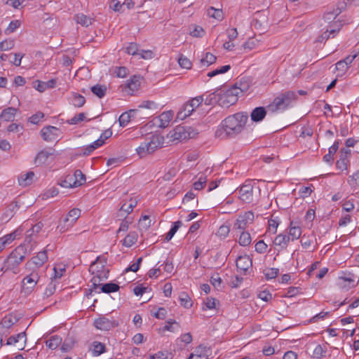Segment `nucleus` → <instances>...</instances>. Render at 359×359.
I'll use <instances>...</instances> for the list:
<instances>
[{"label": "nucleus", "instance_id": "1", "mask_svg": "<svg viewBox=\"0 0 359 359\" xmlns=\"http://www.w3.org/2000/svg\"><path fill=\"white\" fill-rule=\"evenodd\" d=\"M248 118V115L244 113H237L228 116L222 121L220 128L216 130L215 136L224 139L241 133Z\"/></svg>", "mask_w": 359, "mask_h": 359}, {"label": "nucleus", "instance_id": "2", "mask_svg": "<svg viewBox=\"0 0 359 359\" xmlns=\"http://www.w3.org/2000/svg\"><path fill=\"white\" fill-rule=\"evenodd\" d=\"M28 253L25 244L18 246L8 257L1 271H12L14 273H18L17 268L18 265L23 261L26 255Z\"/></svg>", "mask_w": 359, "mask_h": 359}, {"label": "nucleus", "instance_id": "3", "mask_svg": "<svg viewBox=\"0 0 359 359\" xmlns=\"http://www.w3.org/2000/svg\"><path fill=\"white\" fill-rule=\"evenodd\" d=\"M297 98V93L294 91H287L277 96L272 103L269 105V109L272 111L286 109L293 101Z\"/></svg>", "mask_w": 359, "mask_h": 359}, {"label": "nucleus", "instance_id": "4", "mask_svg": "<svg viewBox=\"0 0 359 359\" xmlns=\"http://www.w3.org/2000/svg\"><path fill=\"white\" fill-rule=\"evenodd\" d=\"M81 216V210L73 208L67 215V216L60 221L57 229L60 232H65L73 226L75 222Z\"/></svg>", "mask_w": 359, "mask_h": 359}, {"label": "nucleus", "instance_id": "5", "mask_svg": "<svg viewBox=\"0 0 359 359\" xmlns=\"http://www.w3.org/2000/svg\"><path fill=\"white\" fill-rule=\"evenodd\" d=\"M239 92L237 88H230L226 92L220 95V105L222 107H229L235 104L238 100Z\"/></svg>", "mask_w": 359, "mask_h": 359}, {"label": "nucleus", "instance_id": "6", "mask_svg": "<svg viewBox=\"0 0 359 359\" xmlns=\"http://www.w3.org/2000/svg\"><path fill=\"white\" fill-rule=\"evenodd\" d=\"M191 128L178 126L172 131L170 132V137H172L173 140L180 141L191 138L194 137V134H191Z\"/></svg>", "mask_w": 359, "mask_h": 359}, {"label": "nucleus", "instance_id": "7", "mask_svg": "<svg viewBox=\"0 0 359 359\" xmlns=\"http://www.w3.org/2000/svg\"><path fill=\"white\" fill-rule=\"evenodd\" d=\"M254 217V212L252 211H248L243 214H241L238 215L233 226L236 229L244 230L248 224L253 222Z\"/></svg>", "mask_w": 359, "mask_h": 359}, {"label": "nucleus", "instance_id": "8", "mask_svg": "<svg viewBox=\"0 0 359 359\" xmlns=\"http://www.w3.org/2000/svg\"><path fill=\"white\" fill-rule=\"evenodd\" d=\"M41 135L43 140L53 142L60 136V129L55 126H48L41 129Z\"/></svg>", "mask_w": 359, "mask_h": 359}, {"label": "nucleus", "instance_id": "9", "mask_svg": "<svg viewBox=\"0 0 359 359\" xmlns=\"http://www.w3.org/2000/svg\"><path fill=\"white\" fill-rule=\"evenodd\" d=\"M239 198L245 203H250L253 201V186L251 184H245L241 187Z\"/></svg>", "mask_w": 359, "mask_h": 359}, {"label": "nucleus", "instance_id": "10", "mask_svg": "<svg viewBox=\"0 0 359 359\" xmlns=\"http://www.w3.org/2000/svg\"><path fill=\"white\" fill-rule=\"evenodd\" d=\"M109 273V270L106 266L99 270L97 273H92V274H94V276L91 279V283L94 289L98 288L100 285V282L108 278Z\"/></svg>", "mask_w": 359, "mask_h": 359}, {"label": "nucleus", "instance_id": "11", "mask_svg": "<svg viewBox=\"0 0 359 359\" xmlns=\"http://www.w3.org/2000/svg\"><path fill=\"white\" fill-rule=\"evenodd\" d=\"M43 226V223L38 222L37 224L32 226V227L30 229L27 231L25 242L27 243L28 245L30 244V249L29 250V252L32 250L33 247L31 243L34 240V238L36 236V234L42 229Z\"/></svg>", "mask_w": 359, "mask_h": 359}, {"label": "nucleus", "instance_id": "12", "mask_svg": "<svg viewBox=\"0 0 359 359\" xmlns=\"http://www.w3.org/2000/svg\"><path fill=\"white\" fill-rule=\"evenodd\" d=\"M55 150L52 148H48L46 149H43L41 151H39L35 158H34V163L39 166L43 163H45L48 158L54 154Z\"/></svg>", "mask_w": 359, "mask_h": 359}, {"label": "nucleus", "instance_id": "13", "mask_svg": "<svg viewBox=\"0 0 359 359\" xmlns=\"http://www.w3.org/2000/svg\"><path fill=\"white\" fill-rule=\"evenodd\" d=\"M22 341V343L18 345L19 350H23L25 348V344L27 341L26 333L25 332H20L16 335L11 336L7 340V345H16L18 342Z\"/></svg>", "mask_w": 359, "mask_h": 359}, {"label": "nucleus", "instance_id": "14", "mask_svg": "<svg viewBox=\"0 0 359 359\" xmlns=\"http://www.w3.org/2000/svg\"><path fill=\"white\" fill-rule=\"evenodd\" d=\"M252 259L247 255L240 256L236 260V267L238 270L245 273L252 266Z\"/></svg>", "mask_w": 359, "mask_h": 359}, {"label": "nucleus", "instance_id": "15", "mask_svg": "<svg viewBox=\"0 0 359 359\" xmlns=\"http://www.w3.org/2000/svg\"><path fill=\"white\" fill-rule=\"evenodd\" d=\"M94 324L97 329L102 330H109L115 326L114 323L106 317L96 319Z\"/></svg>", "mask_w": 359, "mask_h": 359}, {"label": "nucleus", "instance_id": "16", "mask_svg": "<svg viewBox=\"0 0 359 359\" xmlns=\"http://www.w3.org/2000/svg\"><path fill=\"white\" fill-rule=\"evenodd\" d=\"M345 6V2L338 3L336 8H334L332 11H327L324 14L323 18L328 22L334 20L336 17L341 13Z\"/></svg>", "mask_w": 359, "mask_h": 359}, {"label": "nucleus", "instance_id": "17", "mask_svg": "<svg viewBox=\"0 0 359 359\" xmlns=\"http://www.w3.org/2000/svg\"><path fill=\"white\" fill-rule=\"evenodd\" d=\"M140 87L139 77L134 76L124 85L123 89L125 92L133 94Z\"/></svg>", "mask_w": 359, "mask_h": 359}, {"label": "nucleus", "instance_id": "18", "mask_svg": "<svg viewBox=\"0 0 359 359\" xmlns=\"http://www.w3.org/2000/svg\"><path fill=\"white\" fill-rule=\"evenodd\" d=\"M56 82L57 81L55 79H50L47 82L36 81L34 82V88L38 91L43 93L46 89L54 88L56 85Z\"/></svg>", "mask_w": 359, "mask_h": 359}, {"label": "nucleus", "instance_id": "19", "mask_svg": "<svg viewBox=\"0 0 359 359\" xmlns=\"http://www.w3.org/2000/svg\"><path fill=\"white\" fill-rule=\"evenodd\" d=\"M107 264V259L102 256H99L97 257L95 261H94L89 267V271L91 273H97L99 270L103 269Z\"/></svg>", "mask_w": 359, "mask_h": 359}, {"label": "nucleus", "instance_id": "20", "mask_svg": "<svg viewBox=\"0 0 359 359\" xmlns=\"http://www.w3.org/2000/svg\"><path fill=\"white\" fill-rule=\"evenodd\" d=\"M39 280V276L36 273L32 272L29 276L23 278L22 284L27 290H32L34 287Z\"/></svg>", "mask_w": 359, "mask_h": 359}, {"label": "nucleus", "instance_id": "21", "mask_svg": "<svg viewBox=\"0 0 359 359\" xmlns=\"http://www.w3.org/2000/svg\"><path fill=\"white\" fill-rule=\"evenodd\" d=\"M250 81L248 78L242 77L241 78L232 88H237L239 95L246 92L250 86Z\"/></svg>", "mask_w": 359, "mask_h": 359}, {"label": "nucleus", "instance_id": "22", "mask_svg": "<svg viewBox=\"0 0 359 359\" xmlns=\"http://www.w3.org/2000/svg\"><path fill=\"white\" fill-rule=\"evenodd\" d=\"M195 109L191 107L189 102H187L178 111L177 118L184 120L190 116Z\"/></svg>", "mask_w": 359, "mask_h": 359}, {"label": "nucleus", "instance_id": "23", "mask_svg": "<svg viewBox=\"0 0 359 359\" xmlns=\"http://www.w3.org/2000/svg\"><path fill=\"white\" fill-rule=\"evenodd\" d=\"M302 234V229L296 222L292 221L289 226V235L291 241L297 240Z\"/></svg>", "mask_w": 359, "mask_h": 359}, {"label": "nucleus", "instance_id": "24", "mask_svg": "<svg viewBox=\"0 0 359 359\" xmlns=\"http://www.w3.org/2000/svg\"><path fill=\"white\" fill-rule=\"evenodd\" d=\"M48 259L46 250H43L32 258L31 263L34 264L37 268L41 266Z\"/></svg>", "mask_w": 359, "mask_h": 359}, {"label": "nucleus", "instance_id": "25", "mask_svg": "<svg viewBox=\"0 0 359 359\" xmlns=\"http://www.w3.org/2000/svg\"><path fill=\"white\" fill-rule=\"evenodd\" d=\"M173 112L172 111H168L163 112L158 116V121L160 122L159 127L165 128L168 125L173 117Z\"/></svg>", "mask_w": 359, "mask_h": 359}, {"label": "nucleus", "instance_id": "26", "mask_svg": "<svg viewBox=\"0 0 359 359\" xmlns=\"http://www.w3.org/2000/svg\"><path fill=\"white\" fill-rule=\"evenodd\" d=\"M17 232L18 231H15L0 238V252L16 238Z\"/></svg>", "mask_w": 359, "mask_h": 359}, {"label": "nucleus", "instance_id": "27", "mask_svg": "<svg viewBox=\"0 0 359 359\" xmlns=\"http://www.w3.org/2000/svg\"><path fill=\"white\" fill-rule=\"evenodd\" d=\"M266 111L264 107H258L254 109L251 113V119L255 122L261 121L266 116Z\"/></svg>", "mask_w": 359, "mask_h": 359}, {"label": "nucleus", "instance_id": "28", "mask_svg": "<svg viewBox=\"0 0 359 359\" xmlns=\"http://www.w3.org/2000/svg\"><path fill=\"white\" fill-rule=\"evenodd\" d=\"M290 241V236L286 234H278L274 239V244L280 246L282 249H285Z\"/></svg>", "mask_w": 359, "mask_h": 359}, {"label": "nucleus", "instance_id": "29", "mask_svg": "<svg viewBox=\"0 0 359 359\" xmlns=\"http://www.w3.org/2000/svg\"><path fill=\"white\" fill-rule=\"evenodd\" d=\"M17 109L14 107H8L4 109L0 114V118L5 121H12L14 119Z\"/></svg>", "mask_w": 359, "mask_h": 359}, {"label": "nucleus", "instance_id": "30", "mask_svg": "<svg viewBox=\"0 0 359 359\" xmlns=\"http://www.w3.org/2000/svg\"><path fill=\"white\" fill-rule=\"evenodd\" d=\"M74 20L76 23L80 24L83 27H88L92 24L93 19L83 13H78L74 15Z\"/></svg>", "mask_w": 359, "mask_h": 359}, {"label": "nucleus", "instance_id": "31", "mask_svg": "<svg viewBox=\"0 0 359 359\" xmlns=\"http://www.w3.org/2000/svg\"><path fill=\"white\" fill-rule=\"evenodd\" d=\"M100 292L104 293H111V292H115L119 290V285L118 284L114 283H107L105 284H100Z\"/></svg>", "mask_w": 359, "mask_h": 359}, {"label": "nucleus", "instance_id": "32", "mask_svg": "<svg viewBox=\"0 0 359 359\" xmlns=\"http://www.w3.org/2000/svg\"><path fill=\"white\" fill-rule=\"evenodd\" d=\"M341 283H339L340 287L348 290L356 285L357 283L354 278L351 277L342 276L339 278Z\"/></svg>", "mask_w": 359, "mask_h": 359}, {"label": "nucleus", "instance_id": "33", "mask_svg": "<svg viewBox=\"0 0 359 359\" xmlns=\"http://www.w3.org/2000/svg\"><path fill=\"white\" fill-rule=\"evenodd\" d=\"M76 182V180H75L74 181V177L72 175H68L65 177V179L61 182L59 183V184L65 188H72L79 187V184Z\"/></svg>", "mask_w": 359, "mask_h": 359}, {"label": "nucleus", "instance_id": "34", "mask_svg": "<svg viewBox=\"0 0 359 359\" xmlns=\"http://www.w3.org/2000/svg\"><path fill=\"white\" fill-rule=\"evenodd\" d=\"M34 177V173L32 171L28 172L26 174L21 175L18 179L20 185L24 187L29 185L32 182Z\"/></svg>", "mask_w": 359, "mask_h": 359}, {"label": "nucleus", "instance_id": "35", "mask_svg": "<svg viewBox=\"0 0 359 359\" xmlns=\"http://www.w3.org/2000/svg\"><path fill=\"white\" fill-rule=\"evenodd\" d=\"M209 353L210 349L208 347L203 345H200L195 349L194 353L190 354V355H198L201 359H208Z\"/></svg>", "mask_w": 359, "mask_h": 359}, {"label": "nucleus", "instance_id": "36", "mask_svg": "<svg viewBox=\"0 0 359 359\" xmlns=\"http://www.w3.org/2000/svg\"><path fill=\"white\" fill-rule=\"evenodd\" d=\"M332 28L327 29L325 32H323L321 34L320 38H323V39H325L326 41L330 38V34H332L334 36V34L338 33L339 31L340 30L341 25L334 23V25H332Z\"/></svg>", "mask_w": 359, "mask_h": 359}, {"label": "nucleus", "instance_id": "37", "mask_svg": "<svg viewBox=\"0 0 359 359\" xmlns=\"http://www.w3.org/2000/svg\"><path fill=\"white\" fill-rule=\"evenodd\" d=\"M203 102L206 105H212L217 102L220 105V95L216 94L215 92L210 93L206 95L205 98L203 97Z\"/></svg>", "mask_w": 359, "mask_h": 359}, {"label": "nucleus", "instance_id": "38", "mask_svg": "<svg viewBox=\"0 0 359 359\" xmlns=\"http://www.w3.org/2000/svg\"><path fill=\"white\" fill-rule=\"evenodd\" d=\"M93 355L97 356L104 353L106 351L105 345L99 341H94L92 344Z\"/></svg>", "mask_w": 359, "mask_h": 359}, {"label": "nucleus", "instance_id": "39", "mask_svg": "<svg viewBox=\"0 0 359 359\" xmlns=\"http://www.w3.org/2000/svg\"><path fill=\"white\" fill-rule=\"evenodd\" d=\"M137 241V233L136 232H130L123 240V245L126 247H130Z\"/></svg>", "mask_w": 359, "mask_h": 359}, {"label": "nucleus", "instance_id": "40", "mask_svg": "<svg viewBox=\"0 0 359 359\" xmlns=\"http://www.w3.org/2000/svg\"><path fill=\"white\" fill-rule=\"evenodd\" d=\"M216 57L210 53H206L205 56L201 59L200 63L201 67H208L209 65L213 64L216 61Z\"/></svg>", "mask_w": 359, "mask_h": 359}, {"label": "nucleus", "instance_id": "41", "mask_svg": "<svg viewBox=\"0 0 359 359\" xmlns=\"http://www.w3.org/2000/svg\"><path fill=\"white\" fill-rule=\"evenodd\" d=\"M92 93L97 96L99 98L103 97L107 91V88L104 86L97 84L90 88Z\"/></svg>", "mask_w": 359, "mask_h": 359}, {"label": "nucleus", "instance_id": "42", "mask_svg": "<svg viewBox=\"0 0 359 359\" xmlns=\"http://www.w3.org/2000/svg\"><path fill=\"white\" fill-rule=\"evenodd\" d=\"M135 110H130L129 111L123 113L118 118V122L121 126L124 127L130 122L132 113H134Z\"/></svg>", "mask_w": 359, "mask_h": 359}, {"label": "nucleus", "instance_id": "43", "mask_svg": "<svg viewBox=\"0 0 359 359\" xmlns=\"http://www.w3.org/2000/svg\"><path fill=\"white\" fill-rule=\"evenodd\" d=\"M137 203V200L131 198L129 201L128 204L125 203L124 204L122 205V206L120 208V211L124 212L125 213H126V215H128L133 211V208L136 206Z\"/></svg>", "mask_w": 359, "mask_h": 359}, {"label": "nucleus", "instance_id": "44", "mask_svg": "<svg viewBox=\"0 0 359 359\" xmlns=\"http://www.w3.org/2000/svg\"><path fill=\"white\" fill-rule=\"evenodd\" d=\"M61 342L62 339L57 335H54L52 336L50 339L46 341V344L49 348L54 350L57 348Z\"/></svg>", "mask_w": 359, "mask_h": 359}, {"label": "nucleus", "instance_id": "45", "mask_svg": "<svg viewBox=\"0 0 359 359\" xmlns=\"http://www.w3.org/2000/svg\"><path fill=\"white\" fill-rule=\"evenodd\" d=\"M252 238L248 231H243L239 237L238 243L241 246H248L251 243Z\"/></svg>", "mask_w": 359, "mask_h": 359}, {"label": "nucleus", "instance_id": "46", "mask_svg": "<svg viewBox=\"0 0 359 359\" xmlns=\"http://www.w3.org/2000/svg\"><path fill=\"white\" fill-rule=\"evenodd\" d=\"M139 107L140 108H144L148 109L150 110H152L153 111H155L156 113L159 109L158 104L154 102V101L151 100H144L142 102V103L140 104Z\"/></svg>", "mask_w": 359, "mask_h": 359}, {"label": "nucleus", "instance_id": "47", "mask_svg": "<svg viewBox=\"0 0 359 359\" xmlns=\"http://www.w3.org/2000/svg\"><path fill=\"white\" fill-rule=\"evenodd\" d=\"M72 96H73L72 104L74 107H81L84 105V104L86 102V99L83 96H82L81 95L75 93H72Z\"/></svg>", "mask_w": 359, "mask_h": 359}, {"label": "nucleus", "instance_id": "48", "mask_svg": "<svg viewBox=\"0 0 359 359\" xmlns=\"http://www.w3.org/2000/svg\"><path fill=\"white\" fill-rule=\"evenodd\" d=\"M327 351V348L325 346H322L320 344H318L316 346V348L313 350L312 356L315 358H321L324 356L325 353Z\"/></svg>", "mask_w": 359, "mask_h": 359}, {"label": "nucleus", "instance_id": "49", "mask_svg": "<svg viewBox=\"0 0 359 359\" xmlns=\"http://www.w3.org/2000/svg\"><path fill=\"white\" fill-rule=\"evenodd\" d=\"M208 15L215 19L222 20L223 19V12L221 9H216L213 7H210L208 10Z\"/></svg>", "mask_w": 359, "mask_h": 359}, {"label": "nucleus", "instance_id": "50", "mask_svg": "<svg viewBox=\"0 0 359 359\" xmlns=\"http://www.w3.org/2000/svg\"><path fill=\"white\" fill-rule=\"evenodd\" d=\"M182 223L180 221H177L174 222L173 226L170 229L168 233L165 236V240L167 241H169L172 239L175 233L177 232V231L179 229V228L182 226Z\"/></svg>", "mask_w": 359, "mask_h": 359}, {"label": "nucleus", "instance_id": "51", "mask_svg": "<svg viewBox=\"0 0 359 359\" xmlns=\"http://www.w3.org/2000/svg\"><path fill=\"white\" fill-rule=\"evenodd\" d=\"M180 327V324L175 320H168L166 322V325H165L163 330L170 332H176L179 330Z\"/></svg>", "mask_w": 359, "mask_h": 359}, {"label": "nucleus", "instance_id": "52", "mask_svg": "<svg viewBox=\"0 0 359 359\" xmlns=\"http://www.w3.org/2000/svg\"><path fill=\"white\" fill-rule=\"evenodd\" d=\"M74 177V180H76L77 183L79 184V186L82 185L86 182V176L80 170H75L74 173L72 175Z\"/></svg>", "mask_w": 359, "mask_h": 359}, {"label": "nucleus", "instance_id": "53", "mask_svg": "<svg viewBox=\"0 0 359 359\" xmlns=\"http://www.w3.org/2000/svg\"><path fill=\"white\" fill-rule=\"evenodd\" d=\"M231 69L230 65H224L221 67L220 68L216 69L215 70H213L212 72H210L208 74V76L212 77L219 74H224L228 72Z\"/></svg>", "mask_w": 359, "mask_h": 359}, {"label": "nucleus", "instance_id": "54", "mask_svg": "<svg viewBox=\"0 0 359 359\" xmlns=\"http://www.w3.org/2000/svg\"><path fill=\"white\" fill-rule=\"evenodd\" d=\"M193 29H191V27H190V34L194 37H201L205 32L201 26L192 25Z\"/></svg>", "mask_w": 359, "mask_h": 359}, {"label": "nucleus", "instance_id": "55", "mask_svg": "<svg viewBox=\"0 0 359 359\" xmlns=\"http://www.w3.org/2000/svg\"><path fill=\"white\" fill-rule=\"evenodd\" d=\"M126 52L129 55H139V49L137 44L135 43H128V45L126 47Z\"/></svg>", "mask_w": 359, "mask_h": 359}, {"label": "nucleus", "instance_id": "56", "mask_svg": "<svg viewBox=\"0 0 359 359\" xmlns=\"http://www.w3.org/2000/svg\"><path fill=\"white\" fill-rule=\"evenodd\" d=\"M210 283L217 290H220L222 288V280L218 273L211 276Z\"/></svg>", "mask_w": 359, "mask_h": 359}, {"label": "nucleus", "instance_id": "57", "mask_svg": "<svg viewBox=\"0 0 359 359\" xmlns=\"http://www.w3.org/2000/svg\"><path fill=\"white\" fill-rule=\"evenodd\" d=\"M278 269L276 268L267 269L264 272L266 278L268 280L275 278L278 275Z\"/></svg>", "mask_w": 359, "mask_h": 359}, {"label": "nucleus", "instance_id": "58", "mask_svg": "<svg viewBox=\"0 0 359 359\" xmlns=\"http://www.w3.org/2000/svg\"><path fill=\"white\" fill-rule=\"evenodd\" d=\"M178 63L182 68L191 69V62L185 56L181 55L178 59Z\"/></svg>", "mask_w": 359, "mask_h": 359}, {"label": "nucleus", "instance_id": "59", "mask_svg": "<svg viewBox=\"0 0 359 359\" xmlns=\"http://www.w3.org/2000/svg\"><path fill=\"white\" fill-rule=\"evenodd\" d=\"M20 22L19 20H13L10 22L8 27L5 30V33L6 34L13 33L15 31L16 29L20 27Z\"/></svg>", "mask_w": 359, "mask_h": 359}, {"label": "nucleus", "instance_id": "60", "mask_svg": "<svg viewBox=\"0 0 359 359\" xmlns=\"http://www.w3.org/2000/svg\"><path fill=\"white\" fill-rule=\"evenodd\" d=\"M218 303H219L218 300H217L216 299H215L213 297H207L205 301L204 302L205 309H215L216 304Z\"/></svg>", "mask_w": 359, "mask_h": 359}, {"label": "nucleus", "instance_id": "61", "mask_svg": "<svg viewBox=\"0 0 359 359\" xmlns=\"http://www.w3.org/2000/svg\"><path fill=\"white\" fill-rule=\"evenodd\" d=\"M86 118V115L84 113H79L69 119L67 122L69 124L75 125L79 123V122L83 121Z\"/></svg>", "mask_w": 359, "mask_h": 359}, {"label": "nucleus", "instance_id": "62", "mask_svg": "<svg viewBox=\"0 0 359 359\" xmlns=\"http://www.w3.org/2000/svg\"><path fill=\"white\" fill-rule=\"evenodd\" d=\"M180 301L182 306L184 308H190L192 306L191 299L187 294H183L180 297Z\"/></svg>", "mask_w": 359, "mask_h": 359}, {"label": "nucleus", "instance_id": "63", "mask_svg": "<svg viewBox=\"0 0 359 359\" xmlns=\"http://www.w3.org/2000/svg\"><path fill=\"white\" fill-rule=\"evenodd\" d=\"M170 354L168 352L159 351L155 354L149 355L148 359H170Z\"/></svg>", "mask_w": 359, "mask_h": 359}, {"label": "nucleus", "instance_id": "64", "mask_svg": "<svg viewBox=\"0 0 359 359\" xmlns=\"http://www.w3.org/2000/svg\"><path fill=\"white\" fill-rule=\"evenodd\" d=\"M151 315L158 319H164L167 315V311L163 307H160L156 312H151Z\"/></svg>", "mask_w": 359, "mask_h": 359}]
</instances>
